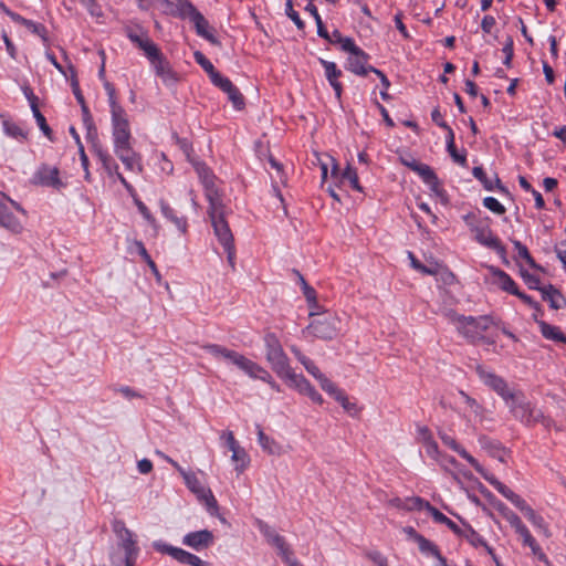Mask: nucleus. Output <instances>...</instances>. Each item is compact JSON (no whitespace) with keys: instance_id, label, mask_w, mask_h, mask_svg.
I'll return each instance as SVG.
<instances>
[{"instance_id":"f257e3e1","label":"nucleus","mask_w":566,"mask_h":566,"mask_svg":"<svg viewBox=\"0 0 566 566\" xmlns=\"http://www.w3.org/2000/svg\"><path fill=\"white\" fill-rule=\"evenodd\" d=\"M202 348L210 353L214 358L223 359L237 366L239 369L244 371L249 377L254 379H261L262 381L269 384L273 390L277 392L281 391L280 385L273 379L271 374L255 361L247 358L244 355L235 350L228 349L227 347H223L218 344H207L203 345Z\"/></svg>"},{"instance_id":"f03ea898","label":"nucleus","mask_w":566,"mask_h":566,"mask_svg":"<svg viewBox=\"0 0 566 566\" xmlns=\"http://www.w3.org/2000/svg\"><path fill=\"white\" fill-rule=\"evenodd\" d=\"M310 317H312V322L302 331L304 336L311 334L323 340H332L342 332L343 322L334 313L311 311Z\"/></svg>"},{"instance_id":"7ed1b4c3","label":"nucleus","mask_w":566,"mask_h":566,"mask_svg":"<svg viewBox=\"0 0 566 566\" xmlns=\"http://www.w3.org/2000/svg\"><path fill=\"white\" fill-rule=\"evenodd\" d=\"M265 357L272 370L283 380H285L292 373L293 368L290 366V360L283 350L279 338L269 333L264 336Z\"/></svg>"},{"instance_id":"20e7f679","label":"nucleus","mask_w":566,"mask_h":566,"mask_svg":"<svg viewBox=\"0 0 566 566\" xmlns=\"http://www.w3.org/2000/svg\"><path fill=\"white\" fill-rule=\"evenodd\" d=\"M184 151L188 160L192 164L203 188L206 198L210 203L222 200L221 193L216 186V176L213 171L201 160H198L193 155L192 144H182Z\"/></svg>"},{"instance_id":"39448f33","label":"nucleus","mask_w":566,"mask_h":566,"mask_svg":"<svg viewBox=\"0 0 566 566\" xmlns=\"http://www.w3.org/2000/svg\"><path fill=\"white\" fill-rule=\"evenodd\" d=\"M174 468L184 478L187 488L197 495V497L205 502L208 512L216 516L218 515L219 506L216 497L213 496L210 489L205 488L200 482L196 473L186 471L179 463H174Z\"/></svg>"},{"instance_id":"423d86ee","label":"nucleus","mask_w":566,"mask_h":566,"mask_svg":"<svg viewBox=\"0 0 566 566\" xmlns=\"http://www.w3.org/2000/svg\"><path fill=\"white\" fill-rule=\"evenodd\" d=\"M227 207L223 200L210 203L208 207V216L210 218L213 231L218 241L222 247L234 243V239L230 227L226 220Z\"/></svg>"},{"instance_id":"0eeeda50","label":"nucleus","mask_w":566,"mask_h":566,"mask_svg":"<svg viewBox=\"0 0 566 566\" xmlns=\"http://www.w3.org/2000/svg\"><path fill=\"white\" fill-rule=\"evenodd\" d=\"M462 322L463 324L459 326V333L471 344H478L481 339H484L483 333L493 323L488 315L480 317L465 316Z\"/></svg>"},{"instance_id":"6e6552de","label":"nucleus","mask_w":566,"mask_h":566,"mask_svg":"<svg viewBox=\"0 0 566 566\" xmlns=\"http://www.w3.org/2000/svg\"><path fill=\"white\" fill-rule=\"evenodd\" d=\"M515 419L521 421L526 426H534L535 423H542L546 429H549L554 426V421L544 416L541 409H537L530 401L524 399L522 403H518L514 407V412L512 413Z\"/></svg>"},{"instance_id":"1a4fd4ad","label":"nucleus","mask_w":566,"mask_h":566,"mask_svg":"<svg viewBox=\"0 0 566 566\" xmlns=\"http://www.w3.org/2000/svg\"><path fill=\"white\" fill-rule=\"evenodd\" d=\"M147 60L154 69L156 76H158L165 85L171 86L176 84L178 81L177 74L160 50Z\"/></svg>"},{"instance_id":"9d476101","label":"nucleus","mask_w":566,"mask_h":566,"mask_svg":"<svg viewBox=\"0 0 566 566\" xmlns=\"http://www.w3.org/2000/svg\"><path fill=\"white\" fill-rule=\"evenodd\" d=\"M286 384L297 390L300 394L307 396L313 402L322 405L324 402L322 395L311 385V382L303 376L292 373L285 379Z\"/></svg>"},{"instance_id":"9b49d317","label":"nucleus","mask_w":566,"mask_h":566,"mask_svg":"<svg viewBox=\"0 0 566 566\" xmlns=\"http://www.w3.org/2000/svg\"><path fill=\"white\" fill-rule=\"evenodd\" d=\"M59 175L60 171L57 167L42 164L33 176V182L40 186L61 189L64 187V184L60 179Z\"/></svg>"},{"instance_id":"f8f14e48","label":"nucleus","mask_w":566,"mask_h":566,"mask_svg":"<svg viewBox=\"0 0 566 566\" xmlns=\"http://www.w3.org/2000/svg\"><path fill=\"white\" fill-rule=\"evenodd\" d=\"M126 36L133 44L144 52L147 59L154 56V54L160 50L143 28H138V30H134L132 28L126 29Z\"/></svg>"},{"instance_id":"ddd939ff","label":"nucleus","mask_w":566,"mask_h":566,"mask_svg":"<svg viewBox=\"0 0 566 566\" xmlns=\"http://www.w3.org/2000/svg\"><path fill=\"white\" fill-rule=\"evenodd\" d=\"M126 36L133 44L144 52L147 59L154 56V54L160 50L143 28H138V30H134L132 28L126 29Z\"/></svg>"},{"instance_id":"4468645a","label":"nucleus","mask_w":566,"mask_h":566,"mask_svg":"<svg viewBox=\"0 0 566 566\" xmlns=\"http://www.w3.org/2000/svg\"><path fill=\"white\" fill-rule=\"evenodd\" d=\"M114 142H128L130 138L129 122L127 114L123 107H115V111L111 112Z\"/></svg>"},{"instance_id":"2eb2a0df","label":"nucleus","mask_w":566,"mask_h":566,"mask_svg":"<svg viewBox=\"0 0 566 566\" xmlns=\"http://www.w3.org/2000/svg\"><path fill=\"white\" fill-rule=\"evenodd\" d=\"M212 84L219 87L222 92L228 95V98L232 102L237 109H241L244 105V99L238 87L230 81V78L223 76L221 73L214 74Z\"/></svg>"},{"instance_id":"dca6fc26","label":"nucleus","mask_w":566,"mask_h":566,"mask_svg":"<svg viewBox=\"0 0 566 566\" xmlns=\"http://www.w3.org/2000/svg\"><path fill=\"white\" fill-rule=\"evenodd\" d=\"M476 374L480 379L494 390L502 398L511 397V390L507 382L500 376L485 370L482 366L476 367Z\"/></svg>"},{"instance_id":"f3484780","label":"nucleus","mask_w":566,"mask_h":566,"mask_svg":"<svg viewBox=\"0 0 566 566\" xmlns=\"http://www.w3.org/2000/svg\"><path fill=\"white\" fill-rule=\"evenodd\" d=\"M475 232V240L489 248L494 250L502 259H505L506 256V249L500 241V239L493 234L490 228L488 227H476L474 229Z\"/></svg>"},{"instance_id":"a211bd4d","label":"nucleus","mask_w":566,"mask_h":566,"mask_svg":"<svg viewBox=\"0 0 566 566\" xmlns=\"http://www.w3.org/2000/svg\"><path fill=\"white\" fill-rule=\"evenodd\" d=\"M214 536L209 530L188 533L182 538V544L195 551H201L212 545Z\"/></svg>"},{"instance_id":"6ab92c4d","label":"nucleus","mask_w":566,"mask_h":566,"mask_svg":"<svg viewBox=\"0 0 566 566\" xmlns=\"http://www.w3.org/2000/svg\"><path fill=\"white\" fill-rule=\"evenodd\" d=\"M368 60L369 55L359 49L355 53L349 54L346 60V69L356 75L366 76L369 72H371L370 67H373L371 65L367 64Z\"/></svg>"},{"instance_id":"aec40b11","label":"nucleus","mask_w":566,"mask_h":566,"mask_svg":"<svg viewBox=\"0 0 566 566\" xmlns=\"http://www.w3.org/2000/svg\"><path fill=\"white\" fill-rule=\"evenodd\" d=\"M438 434L444 446H447L448 448L457 452L460 457L465 459L478 473L483 474V467L476 461V459H474L470 453H468L467 450L462 448L453 437L449 436L447 432L441 430L438 432Z\"/></svg>"},{"instance_id":"412c9836","label":"nucleus","mask_w":566,"mask_h":566,"mask_svg":"<svg viewBox=\"0 0 566 566\" xmlns=\"http://www.w3.org/2000/svg\"><path fill=\"white\" fill-rule=\"evenodd\" d=\"M319 63L324 69L326 80L328 81L329 85L333 87L335 92L336 98L340 99L343 93V85L338 80L343 75L342 70H339L337 64L332 61L319 59Z\"/></svg>"},{"instance_id":"4be33fe9","label":"nucleus","mask_w":566,"mask_h":566,"mask_svg":"<svg viewBox=\"0 0 566 566\" xmlns=\"http://www.w3.org/2000/svg\"><path fill=\"white\" fill-rule=\"evenodd\" d=\"M4 200H9L11 205L19 211L24 212L22 207L11 200L10 198H7L4 195H2V198H0V226L3 228L10 229L12 231H15L20 228V222L18 219L9 211L8 206L6 205Z\"/></svg>"},{"instance_id":"5701e85b","label":"nucleus","mask_w":566,"mask_h":566,"mask_svg":"<svg viewBox=\"0 0 566 566\" xmlns=\"http://www.w3.org/2000/svg\"><path fill=\"white\" fill-rule=\"evenodd\" d=\"M499 493H501L505 499H507L517 509L523 504L525 500H523L520 495L514 493L510 488H507L504 483L499 481L493 474H489L483 470V474H481Z\"/></svg>"},{"instance_id":"b1692460","label":"nucleus","mask_w":566,"mask_h":566,"mask_svg":"<svg viewBox=\"0 0 566 566\" xmlns=\"http://www.w3.org/2000/svg\"><path fill=\"white\" fill-rule=\"evenodd\" d=\"M120 547L124 549L125 553L124 560L113 556L112 564L114 566H122V564L124 563V566H134L138 555V547L136 546L134 537L120 541Z\"/></svg>"},{"instance_id":"393cba45","label":"nucleus","mask_w":566,"mask_h":566,"mask_svg":"<svg viewBox=\"0 0 566 566\" xmlns=\"http://www.w3.org/2000/svg\"><path fill=\"white\" fill-rule=\"evenodd\" d=\"M153 546L157 552L168 554L169 556H171L174 559L181 564L187 565L188 562L190 560L191 553L182 548L171 546L161 541L154 542Z\"/></svg>"},{"instance_id":"a878e982","label":"nucleus","mask_w":566,"mask_h":566,"mask_svg":"<svg viewBox=\"0 0 566 566\" xmlns=\"http://www.w3.org/2000/svg\"><path fill=\"white\" fill-rule=\"evenodd\" d=\"M462 523V536L464 537L472 546L479 547L484 546L488 553L494 558L495 554L492 547H490L486 542L480 536V534L473 530L471 525L461 520Z\"/></svg>"},{"instance_id":"bb28decb","label":"nucleus","mask_w":566,"mask_h":566,"mask_svg":"<svg viewBox=\"0 0 566 566\" xmlns=\"http://www.w3.org/2000/svg\"><path fill=\"white\" fill-rule=\"evenodd\" d=\"M542 298L549 303L553 310H560L566 305V300L563 294L555 289L552 284L539 289Z\"/></svg>"},{"instance_id":"cd10ccee","label":"nucleus","mask_w":566,"mask_h":566,"mask_svg":"<svg viewBox=\"0 0 566 566\" xmlns=\"http://www.w3.org/2000/svg\"><path fill=\"white\" fill-rule=\"evenodd\" d=\"M160 4L175 6L176 13L182 19H189L190 21L196 18L200 12L189 0H176L175 3H170L167 0H156Z\"/></svg>"},{"instance_id":"c85d7f7f","label":"nucleus","mask_w":566,"mask_h":566,"mask_svg":"<svg viewBox=\"0 0 566 566\" xmlns=\"http://www.w3.org/2000/svg\"><path fill=\"white\" fill-rule=\"evenodd\" d=\"M491 272L495 277V283L500 286V289L513 295L517 293L518 287L507 273L497 268H491Z\"/></svg>"},{"instance_id":"c756f323","label":"nucleus","mask_w":566,"mask_h":566,"mask_svg":"<svg viewBox=\"0 0 566 566\" xmlns=\"http://www.w3.org/2000/svg\"><path fill=\"white\" fill-rule=\"evenodd\" d=\"M472 174L473 176L482 182L483 187L489 190V191H492L494 190V188H496L497 190H500L501 192L503 193H506L509 195V190L505 186L502 185L500 178L497 176H495V182L493 184L485 175L484 170L482 167L480 166H476L473 168L472 170Z\"/></svg>"},{"instance_id":"7c9ffc66","label":"nucleus","mask_w":566,"mask_h":566,"mask_svg":"<svg viewBox=\"0 0 566 566\" xmlns=\"http://www.w3.org/2000/svg\"><path fill=\"white\" fill-rule=\"evenodd\" d=\"M116 155L123 161L128 170H135L138 168V161L135 153L128 147L129 144H116Z\"/></svg>"},{"instance_id":"2f4dec72","label":"nucleus","mask_w":566,"mask_h":566,"mask_svg":"<svg viewBox=\"0 0 566 566\" xmlns=\"http://www.w3.org/2000/svg\"><path fill=\"white\" fill-rule=\"evenodd\" d=\"M258 527L261 534L266 538L268 543L276 549L282 548L286 543L285 538L276 533L269 524L263 521L258 522Z\"/></svg>"},{"instance_id":"473e14b6","label":"nucleus","mask_w":566,"mask_h":566,"mask_svg":"<svg viewBox=\"0 0 566 566\" xmlns=\"http://www.w3.org/2000/svg\"><path fill=\"white\" fill-rule=\"evenodd\" d=\"M159 206L163 216L171 221L178 230L185 233L187 231V219L185 217H178L176 211L165 200H160Z\"/></svg>"},{"instance_id":"72a5a7b5","label":"nucleus","mask_w":566,"mask_h":566,"mask_svg":"<svg viewBox=\"0 0 566 566\" xmlns=\"http://www.w3.org/2000/svg\"><path fill=\"white\" fill-rule=\"evenodd\" d=\"M518 510L535 527L542 530L545 536H549V532L544 518L538 515L525 501L518 507Z\"/></svg>"},{"instance_id":"f704fd0d","label":"nucleus","mask_w":566,"mask_h":566,"mask_svg":"<svg viewBox=\"0 0 566 566\" xmlns=\"http://www.w3.org/2000/svg\"><path fill=\"white\" fill-rule=\"evenodd\" d=\"M427 512L432 516L434 522L447 525L455 535L462 536V527L441 513L431 504H427Z\"/></svg>"},{"instance_id":"c9c22d12","label":"nucleus","mask_w":566,"mask_h":566,"mask_svg":"<svg viewBox=\"0 0 566 566\" xmlns=\"http://www.w3.org/2000/svg\"><path fill=\"white\" fill-rule=\"evenodd\" d=\"M542 335L551 340L566 343V336L559 327L551 325L544 321L538 322Z\"/></svg>"},{"instance_id":"e433bc0d","label":"nucleus","mask_w":566,"mask_h":566,"mask_svg":"<svg viewBox=\"0 0 566 566\" xmlns=\"http://www.w3.org/2000/svg\"><path fill=\"white\" fill-rule=\"evenodd\" d=\"M190 22L193 23L196 32L199 36L210 41L211 43L216 42V38L209 30V23L201 13L197 14L196 18H193Z\"/></svg>"},{"instance_id":"4c0bfd02","label":"nucleus","mask_w":566,"mask_h":566,"mask_svg":"<svg viewBox=\"0 0 566 566\" xmlns=\"http://www.w3.org/2000/svg\"><path fill=\"white\" fill-rule=\"evenodd\" d=\"M336 178H339L342 184L348 182L354 190L363 191L357 171L350 165H347L342 172L338 171V176Z\"/></svg>"},{"instance_id":"58836bf2","label":"nucleus","mask_w":566,"mask_h":566,"mask_svg":"<svg viewBox=\"0 0 566 566\" xmlns=\"http://www.w3.org/2000/svg\"><path fill=\"white\" fill-rule=\"evenodd\" d=\"M312 165H317L322 168V163H328V166H332L331 175L332 177L338 176L339 166L336 160L328 154H321L317 150H314L311 158Z\"/></svg>"},{"instance_id":"ea45409f","label":"nucleus","mask_w":566,"mask_h":566,"mask_svg":"<svg viewBox=\"0 0 566 566\" xmlns=\"http://www.w3.org/2000/svg\"><path fill=\"white\" fill-rule=\"evenodd\" d=\"M256 428H258V441H259L261 448L270 454L276 453L277 449H279V446L276 444V442L272 438L266 436L260 426H256Z\"/></svg>"},{"instance_id":"a19ab883","label":"nucleus","mask_w":566,"mask_h":566,"mask_svg":"<svg viewBox=\"0 0 566 566\" xmlns=\"http://www.w3.org/2000/svg\"><path fill=\"white\" fill-rule=\"evenodd\" d=\"M232 455L231 459L233 462L237 463L235 470L241 473L247 465L249 464V457L243 448L238 446L237 448L232 449Z\"/></svg>"},{"instance_id":"79ce46f5","label":"nucleus","mask_w":566,"mask_h":566,"mask_svg":"<svg viewBox=\"0 0 566 566\" xmlns=\"http://www.w3.org/2000/svg\"><path fill=\"white\" fill-rule=\"evenodd\" d=\"M91 145H92L94 153L97 155V157L99 158L104 168L107 171L112 172L113 168L115 170H117L118 167L114 164L113 158L102 149L101 144H91Z\"/></svg>"},{"instance_id":"37998d69","label":"nucleus","mask_w":566,"mask_h":566,"mask_svg":"<svg viewBox=\"0 0 566 566\" xmlns=\"http://www.w3.org/2000/svg\"><path fill=\"white\" fill-rule=\"evenodd\" d=\"M447 150L454 163L462 167H468L467 150L464 148L459 149L457 144H447Z\"/></svg>"},{"instance_id":"c03bdc74","label":"nucleus","mask_w":566,"mask_h":566,"mask_svg":"<svg viewBox=\"0 0 566 566\" xmlns=\"http://www.w3.org/2000/svg\"><path fill=\"white\" fill-rule=\"evenodd\" d=\"M513 245H514L515 250L517 251L518 258L523 259L531 268L541 269L524 244H522L520 241L515 240V241H513Z\"/></svg>"},{"instance_id":"a18cd8bd","label":"nucleus","mask_w":566,"mask_h":566,"mask_svg":"<svg viewBox=\"0 0 566 566\" xmlns=\"http://www.w3.org/2000/svg\"><path fill=\"white\" fill-rule=\"evenodd\" d=\"M3 129L9 138L18 139V138H27L23 129L15 123L10 120H3Z\"/></svg>"},{"instance_id":"49530a36","label":"nucleus","mask_w":566,"mask_h":566,"mask_svg":"<svg viewBox=\"0 0 566 566\" xmlns=\"http://www.w3.org/2000/svg\"><path fill=\"white\" fill-rule=\"evenodd\" d=\"M419 551L426 555V556H438L439 555V548L438 546L432 543L431 541L427 539L424 536L421 537V539L418 542Z\"/></svg>"},{"instance_id":"de8ad7c7","label":"nucleus","mask_w":566,"mask_h":566,"mask_svg":"<svg viewBox=\"0 0 566 566\" xmlns=\"http://www.w3.org/2000/svg\"><path fill=\"white\" fill-rule=\"evenodd\" d=\"M70 72H71V76H72L71 86H72L73 94H74L77 103L81 104L83 111L86 112L87 107L85 106V99L80 90L78 81L75 76V71H74L73 66H70Z\"/></svg>"},{"instance_id":"09e8293b","label":"nucleus","mask_w":566,"mask_h":566,"mask_svg":"<svg viewBox=\"0 0 566 566\" xmlns=\"http://www.w3.org/2000/svg\"><path fill=\"white\" fill-rule=\"evenodd\" d=\"M195 60L208 73L210 80H213L214 74H219L213 64L201 52L195 53Z\"/></svg>"},{"instance_id":"8fccbe9b","label":"nucleus","mask_w":566,"mask_h":566,"mask_svg":"<svg viewBox=\"0 0 566 566\" xmlns=\"http://www.w3.org/2000/svg\"><path fill=\"white\" fill-rule=\"evenodd\" d=\"M32 113H33V116H34V118H35V120H36L38 126H39V127H40V129L43 132L44 136H45L48 139H51V138H52V136H51L52 130H51L50 126L48 125L45 117H44V116H43V114L40 112L39 107H34V106H33V111H32Z\"/></svg>"},{"instance_id":"3c124183","label":"nucleus","mask_w":566,"mask_h":566,"mask_svg":"<svg viewBox=\"0 0 566 566\" xmlns=\"http://www.w3.org/2000/svg\"><path fill=\"white\" fill-rule=\"evenodd\" d=\"M483 206L499 216L504 214L506 211L505 207L494 197H485L483 199Z\"/></svg>"},{"instance_id":"603ef678","label":"nucleus","mask_w":566,"mask_h":566,"mask_svg":"<svg viewBox=\"0 0 566 566\" xmlns=\"http://www.w3.org/2000/svg\"><path fill=\"white\" fill-rule=\"evenodd\" d=\"M334 399L336 401H338L342 407L348 412L350 413L352 416L356 415L358 412V409H357V406L356 403L354 402H350L347 398V396L345 395L344 391H339L335 397Z\"/></svg>"},{"instance_id":"864d4df0","label":"nucleus","mask_w":566,"mask_h":566,"mask_svg":"<svg viewBox=\"0 0 566 566\" xmlns=\"http://www.w3.org/2000/svg\"><path fill=\"white\" fill-rule=\"evenodd\" d=\"M279 555L282 557L284 563L289 566H300L301 564L293 557V551L287 543L283 544L282 548H277Z\"/></svg>"},{"instance_id":"5fc2aeb1","label":"nucleus","mask_w":566,"mask_h":566,"mask_svg":"<svg viewBox=\"0 0 566 566\" xmlns=\"http://www.w3.org/2000/svg\"><path fill=\"white\" fill-rule=\"evenodd\" d=\"M427 504H430L428 501H424L423 499L419 496H413L405 500V510L413 511V510H426L427 511Z\"/></svg>"},{"instance_id":"6e6d98bb","label":"nucleus","mask_w":566,"mask_h":566,"mask_svg":"<svg viewBox=\"0 0 566 566\" xmlns=\"http://www.w3.org/2000/svg\"><path fill=\"white\" fill-rule=\"evenodd\" d=\"M524 399V394L518 390H511V397L503 398L506 406L510 408L511 413L514 412V407H516L518 403H522Z\"/></svg>"},{"instance_id":"4d7b16f0","label":"nucleus","mask_w":566,"mask_h":566,"mask_svg":"<svg viewBox=\"0 0 566 566\" xmlns=\"http://www.w3.org/2000/svg\"><path fill=\"white\" fill-rule=\"evenodd\" d=\"M285 13L295 23L297 29H300V30L304 29L305 24H304L303 20L301 19L298 12L293 9L292 0L286 1Z\"/></svg>"},{"instance_id":"13d9d810","label":"nucleus","mask_w":566,"mask_h":566,"mask_svg":"<svg viewBox=\"0 0 566 566\" xmlns=\"http://www.w3.org/2000/svg\"><path fill=\"white\" fill-rule=\"evenodd\" d=\"M303 294L308 303V306L311 307V311H317L319 306L316 300V291L307 283H304Z\"/></svg>"},{"instance_id":"bf43d9fd","label":"nucleus","mask_w":566,"mask_h":566,"mask_svg":"<svg viewBox=\"0 0 566 566\" xmlns=\"http://www.w3.org/2000/svg\"><path fill=\"white\" fill-rule=\"evenodd\" d=\"M413 171L421 177L423 182H427L430 179H434L436 172L430 166L426 164L420 163L418 166L415 167Z\"/></svg>"},{"instance_id":"052dcab7","label":"nucleus","mask_w":566,"mask_h":566,"mask_svg":"<svg viewBox=\"0 0 566 566\" xmlns=\"http://www.w3.org/2000/svg\"><path fill=\"white\" fill-rule=\"evenodd\" d=\"M441 314L446 317L450 323L455 325L457 331L459 332V326L463 324L462 319L465 318L464 315L458 314L452 308H444Z\"/></svg>"},{"instance_id":"680f3d73","label":"nucleus","mask_w":566,"mask_h":566,"mask_svg":"<svg viewBox=\"0 0 566 566\" xmlns=\"http://www.w3.org/2000/svg\"><path fill=\"white\" fill-rule=\"evenodd\" d=\"M317 381L319 382L322 389L332 397H335L340 391V389H338L337 386L332 382L324 374L319 379H317Z\"/></svg>"},{"instance_id":"e2e57ef3","label":"nucleus","mask_w":566,"mask_h":566,"mask_svg":"<svg viewBox=\"0 0 566 566\" xmlns=\"http://www.w3.org/2000/svg\"><path fill=\"white\" fill-rule=\"evenodd\" d=\"M522 277L524 282L527 284V286L532 290H538L542 289L539 286V277L528 273L527 271H521Z\"/></svg>"},{"instance_id":"0e129e2a","label":"nucleus","mask_w":566,"mask_h":566,"mask_svg":"<svg viewBox=\"0 0 566 566\" xmlns=\"http://www.w3.org/2000/svg\"><path fill=\"white\" fill-rule=\"evenodd\" d=\"M338 44L343 51L349 54H353L360 49L358 45H356L355 41L348 36H344Z\"/></svg>"},{"instance_id":"69168bd1","label":"nucleus","mask_w":566,"mask_h":566,"mask_svg":"<svg viewBox=\"0 0 566 566\" xmlns=\"http://www.w3.org/2000/svg\"><path fill=\"white\" fill-rule=\"evenodd\" d=\"M504 518L510 523L516 533L525 526L518 515L513 511L506 512V516Z\"/></svg>"},{"instance_id":"338daca9","label":"nucleus","mask_w":566,"mask_h":566,"mask_svg":"<svg viewBox=\"0 0 566 566\" xmlns=\"http://www.w3.org/2000/svg\"><path fill=\"white\" fill-rule=\"evenodd\" d=\"M423 446H424L427 454L431 459L438 460V458L440 457V451H439L438 443L434 441V439L423 443Z\"/></svg>"},{"instance_id":"774afa93","label":"nucleus","mask_w":566,"mask_h":566,"mask_svg":"<svg viewBox=\"0 0 566 566\" xmlns=\"http://www.w3.org/2000/svg\"><path fill=\"white\" fill-rule=\"evenodd\" d=\"M367 557L376 565V566H388L387 558L378 551H371L367 553Z\"/></svg>"}]
</instances>
